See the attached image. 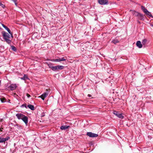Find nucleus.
Here are the masks:
<instances>
[{
	"label": "nucleus",
	"instance_id": "obj_27",
	"mask_svg": "<svg viewBox=\"0 0 153 153\" xmlns=\"http://www.w3.org/2000/svg\"><path fill=\"white\" fill-rule=\"evenodd\" d=\"M0 6H1L3 8H4L5 7V6L4 4L1 3H0Z\"/></svg>",
	"mask_w": 153,
	"mask_h": 153
},
{
	"label": "nucleus",
	"instance_id": "obj_35",
	"mask_svg": "<svg viewBox=\"0 0 153 153\" xmlns=\"http://www.w3.org/2000/svg\"><path fill=\"white\" fill-rule=\"evenodd\" d=\"M88 96L89 97H91V95L90 94H88Z\"/></svg>",
	"mask_w": 153,
	"mask_h": 153
},
{
	"label": "nucleus",
	"instance_id": "obj_38",
	"mask_svg": "<svg viewBox=\"0 0 153 153\" xmlns=\"http://www.w3.org/2000/svg\"><path fill=\"white\" fill-rule=\"evenodd\" d=\"M1 81L0 80V85H1Z\"/></svg>",
	"mask_w": 153,
	"mask_h": 153
},
{
	"label": "nucleus",
	"instance_id": "obj_37",
	"mask_svg": "<svg viewBox=\"0 0 153 153\" xmlns=\"http://www.w3.org/2000/svg\"><path fill=\"white\" fill-rule=\"evenodd\" d=\"M151 26L152 27H153V25H151Z\"/></svg>",
	"mask_w": 153,
	"mask_h": 153
},
{
	"label": "nucleus",
	"instance_id": "obj_7",
	"mask_svg": "<svg viewBox=\"0 0 153 153\" xmlns=\"http://www.w3.org/2000/svg\"><path fill=\"white\" fill-rule=\"evenodd\" d=\"M98 2L100 4L102 5H107L108 3V0H99Z\"/></svg>",
	"mask_w": 153,
	"mask_h": 153
},
{
	"label": "nucleus",
	"instance_id": "obj_24",
	"mask_svg": "<svg viewBox=\"0 0 153 153\" xmlns=\"http://www.w3.org/2000/svg\"><path fill=\"white\" fill-rule=\"evenodd\" d=\"M0 100L2 102H4L5 101V100L4 98H1Z\"/></svg>",
	"mask_w": 153,
	"mask_h": 153
},
{
	"label": "nucleus",
	"instance_id": "obj_14",
	"mask_svg": "<svg viewBox=\"0 0 153 153\" xmlns=\"http://www.w3.org/2000/svg\"><path fill=\"white\" fill-rule=\"evenodd\" d=\"M137 46L139 48H141L142 47V44H141V42L140 41H138L136 43Z\"/></svg>",
	"mask_w": 153,
	"mask_h": 153
},
{
	"label": "nucleus",
	"instance_id": "obj_31",
	"mask_svg": "<svg viewBox=\"0 0 153 153\" xmlns=\"http://www.w3.org/2000/svg\"><path fill=\"white\" fill-rule=\"evenodd\" d=\"M16 1H15V2H14L15 3V5H16V6L17 7V3L16 2Z\"/></svg>",
	"mask_w": 153,
	"mask_h": 153
},
{
	"label": "nucleus",
	"instance_id": "obj_16",
	"mask_svg": "<svg viewBox=\"0 0 153 153\" xmlns=\"http://www.w3.org/2000/svg\"><path fill=\"white\" fill-rule=\"evenodd\" d=\"M130 11L131 12L132 14L134 15L135 16H137V14H138V12L135 11L134 10H130Z\"/></svg>",
	"mask_w": 153,
	"mask_h": 153
},
{
	"label": "nucleus",
	"instance_id": "obj_2",
	"mask_svg": "<svg viewBox=\"0 0 153 153\" xmlns=\"http://www.w3.org/2000/svg\"><path fill=\"white\" fill-rule=\"evenodd\" d=\"M141 9L144 13H145L147 16L150 17L152 16V15L151 13L149 12L143 6H141Z\"/></svg>",
	"mask_w": 153,
	"mask_h": 153
},
{
	"label": "nucleus",
	"instance_id": "obj_12",
	"mask_svg": "<svg viewBox=\"0 0 153 153\" xmlns=\"http://www.w3.org/2000/svg\"><path fill=\"white\" fill-rule=\"evenodd\" d=\"M22 120L25 123L26 125H27L28 122V118L25 115L22 118Z\"/></svg>",
	"mask_w": 153,
	"mask_h": 153
},
{
	"label": "nucleus",
	"instance_id": "obj_19",
	"mask_svg": "<svg viewBox=\"0 0 153 153\" xmlns=\"http://www.w3.org/2000/svg\"><path fill=\"white\" fill-rule=\"evenodd\" d=\"M7 31V32H8V33L10 34L11 35V36L12 37V38H13V33H12L10 31V29L8 27L7 29L6 30Z\"/></svg>",
	"mask_w": 153,
	"mask_h": 153
},
{
	"label": "nucleus",
	"instance_id": "obj_25",
	"mask_svg": "<svg viewBox=\"0 0 153 153\" xmlns=\"http://www.w3.org/2000/svg\"><path fill=\"white\" fill-rule=\"evenodd\" d=\"M48 66L49 68H51L52 69V67H53L54 66H52V64H48Z\"/></svg>",
	"mask_w": 153,
	"mask_h": 153
},
{
	"label": "nucleus",
	"instance_id": "obj_33",
	"mask_svg": "<svg viewBox=\"0 0 153 153\" xmlns=\"http://www.w3.org/2000/svg\"><path fill=\"white\" fill-rule=\"evenodd\" d=\"M1 25L3 27H4L5 26V25L3 24H2Z\"/></svg>",
	"mask_w": 153,
	"mask_h": 153
},
{
	"label": "nucleus",
	"instance_id": "obj_21",
	"mask_svg": "<svg viewBox=\"0 0 153 153\" xmlns=\"http://www.w3.org/2000/svg\"><path fill=\"white\" fill-rule=\"evenodd\" d=\"M21 79L22 80H26L28 79L27 76L26 75H25L24 76L21 78Z\"/></svg>",
	"mask_w": 153,
	"mask_h": 153
},
{
	"label": "nucleus",
	"instance_id": "obj_30",
	"mask_svg": "<svg viewBox=\"0 0 153 153\" xmlns=\"http://www.w3.org/2000/svg\"><path fill=\"white\" fill-rule=\"evenodd\" d=\"M14 126L15 127H16L17 126V127H19V125L18 124H15V125H14Z\"/></svg>",
	"mask_w": 153,
	"mask_h": 153
},
{
	"label": "nucleus",
	"instance_id": "obj_11",
	"mask_svg": "<svg viewBox=\"0 0 153 153\" xmlns=\"http://www.w3.org/2000/svg\"><path fill=\"white\" fill-rule=\"evenodd\" d=\"M16 116L19 120H22L25 115L21 113H18L16 114Z\"/></svg>",
	"mask_w": 153,
	"mask_h": 153
},
{
	"label": "nucleus",
	"instance_id": "obj_10",
	"mask_svg": "<svg viewBox=\"0 0 153 153\" xmlns=\"http://www.w3.org/2000/svg\"><path fill=\"white\" fill-rule=\"evenodd\" d=\"M136 16L138 17L139 19L140 20H144L145 19V17L143 14L139 13Z\"/></svg>",
	"mask_w": 153,
	"mask_h": 153
},
{
	"label": "nucleus",
	"instance_id": "obj_23",
	"mask_svg": "<svg viewBox=\"0 0 153 153\" xmlns=\"http://www.w3.org/2000/svg\"><path fill=\"white\" fill-rule=\"evenodd\" d=\"M11 48L14 51H16V48L14 46H11Z\"/></svg>",
	"mask_w": 153,
	"mask_h": 153
},
{
	"label": "nucleus",
	"instance_id": "obj_32",
	"mask_svg": "<svg viewBox=\"0 0 153 153\" xmlns=\"http://www.w3.org/2000/svg\"><path fill=\"white\" fill-rule=\"evenodd\" d=\"M4 28L6 30L8 28V27L5 26L4 27Z\"/></svg>",
	"mask_w": 153,
	"mask_h": 153
},
{
	"label": "nucleus",
	"instance_id": "obj_22",
	"mask_svg": "<svg viewBox=\"0 0 153 153\" xmlns=\"http://www.w3.org/2000/svg\"><path fill=\"white\" fill-rule=\"evenodd\" d=\"M25 107L26 108H27V104L26 103H24L21 106V108H23V107Z\"/></svg>",
	"mask_w": 153,
	"mask_h": 153
},
{
	"label": "nucleus",
	"instance_id": "obj_4",
	"mask_svg": "<svg viewBox=\"0 0 153 153\" xmlns=\"http://www.w3.org/2000/svg\"><path fill=\"white\" fill-rule=\"evenodd\" d=\"M113 114L120 118L123 119L124 118V116L122 115V114L119 112L115 111H114Z\"/></svg>",
	"mask_w": 153,
	"mask_h": 153
},
{
	"label": "nucleus",
	"instance_id": "obj_8",
	"mask_svg": "<svg viewBox=\"0 0 153 153\" xmlns=\"http://www.w3.org/2000/svg\"><path fill=\"white\" fill-rule=\"evenodd\" d=\"M17 87L16 84H11L8 87V88L11 90H13L15 89Z\"/></svg>",
	"mask_w": 153,
	"mask_h": 153
},
{
	"label": "nucleus",
	"instance_id": "obj_29",
	"mask_svg": "<svg viewBox=\"0 0 153 153\" xmlns=\"http://www.w3.org/2000/svg\"><path fill=\"white\" fill-rule=\"evenodd\" d=\"M41 117H43L45 116V114L44 113H42L41 114Z\"/></svg>",
	"mask_w": 153,
	"mask_h": 153
},
{
	"label": "nucleus",
	"instance_id": "obj_5",
	"mask_svg": "<svg viewBox=\"0 0 153 153\" xmlns=\"http://www.w3.org/2000/svg\"><path fill=\"white\" fill-rule=\"evenodd\" d=\"M10 139V137L9 136L6 137L5 138L0 137V143H5V142L8 140Z\"/></svg>",
	"mask_w": 153,
	"mask_h": 153
},
{
	"label": "nucleus",
	"instance_id": "obj_6",
	"mask_svg": "<svg viewBox=\"0 0 153 153\" xmlns=\"http://www.w3.org/2000/svg\"><path fill=\"white\" fill-rule=\"evenodd\" d=\"M87 135L91 137H97L98 136V134L94 133L91 132H87Z\"/></svg>",
	"mask_w": 153,
	"mask_h": 153
},
{
	"label": "nucleus",
	"instance_id": "obj_26",
	"mask_svg": "<svg viewBox=\"0 0 153 153\" xmlns=\"http://www.w3.org/2000/svg\"><path fill=\"white\" fill-rule=\"evenodd\" d=\"M45 93L47 94V95H48L49 94V90L48 89H46V91L45 92Z\"/></svg>",
	"mask_w": 153,
	"mask_h": 153
},
{
	"label": "nucleus",
	"instance_id": "obj_36",
	"mask_svg": "<svg viewBox=\"0 0 153 153\" xmlns=\"http://www.w3.org/2000/svg\"><path fill=\"white\" fill-rule=\"evenodd\" d=\"M138 23H139V24H140V22L139 21H138Z\"/></svg>",
	"mask_w": 153,
	"mask_h": 153
},
{
	"label": "nucleus",
	"instance_id": "obj_3",
	"mask_svg": "<svg viewBox=\"0 0 153 153\" xmlns=\"http://www.w3.org/2000/svg\"><path fill=\"white\" fill-rule=\"evenodd\" d=\"M64 66L62 65H56L52 67V70L53 71H55L58 70H61L63 69L64 68Z\"/></svg>",
	"mask_w": 153,
	"mask_h": 153
},
{
	"label": "nucleus",
	"instance_id": "obj_13",
	"mask_svg": "<svg viewBox=\"0 0 153 153\" xmlns=\"http://www.w3.org/2000/svg\"><path fill=\"white\" fill-rule=\"evenodd\" d=\"M70 127L69 126H62L60 127V129L61 130H65Z\"/></svg>",
	"mask_w": 153,
	"mask_h": 153
},
{
	"label": "nucleus",
	"instance_id": "obj_1",
	"mask_svg": "<svg viewBox=\"0 0 153 153\" xmlns=\"http://www.w3.org/2000/svg\"><path fill=\"white\" fill-rule=\"evenodd\" d=\"M2 33L4 41L9 44H11V41L9 39L10 38V35L4 31H3Z\"/></svg>",
	"mask_w": 153,
	"mask_h": 153
},
{
	"label": "nucleus",
	"instance_id": "obj_20",
	"mask_svg": "<svg viewBox=\"0 0 153 153\" xmlns=\"http://www.w3.org/2000/svg\"><path fill=\"white\" fill-rule=\"evenodd\" d=\"M147 41V40L146 39H143L142 42V45H146Z\"/></svg>",
	"mask_w": 153,
	"mask_h": 153
},
{
	"label": "nucleus",
	"instance_id": "obj_34",
	"mask_svg": "<svg viewBox=\"0 0 153 153\" xmlns=\"http://www.w3.org/2000/svg\"><path fill=\"white\" fill-rule=\"evenodd\" d=\"M2 129H3V128H0V131H2Z\"/></svg>",
	"mask_w": 153,
	"mask_h": 153
},
{
	"label": "nucleus",
	"instance_id": "obj_18",
	"mask_svg": "<svg viewBox=\"0 0 153 153\" xmlns=\"http://www.w3.org/2000/svg\"><path fill=\"white\" fill-rule=\"evenodd\" d=\"M119 40L117 39H114L113 40H112L111 42L112 43H114L115 44H116L117 43H119Z\"/></svg>",
	"mask_w": 153,
	"mask_h": 153
},
{
	"label": "nucleus",
	"instance_id": "obj_9",
	"mask_svg": "<svg viewBox=\"0 0 153 153\" xmlns=\"http://www.w3.org/2000/svg\"><path fill=\"white\" fill-rule=\"evenodd\" d=\"M66 60V59H65L64 57H62V58H59L58 59H53L51 61L54 62H60L61 61H65Z\"/></svg>",
	"mask_w": 153,
	"mask_h": 153
},
{
	"label": "nucleus",
	"instance_id": "obj_15",
	"mask_svg": "<svg viewBox=\"0 0 153 153\" xmlns=\"http://www.w3.org/2000/svg\"><path fill=\"white\" fill-rule=\"evenodd\" d=\"M47 96V94L44 93L40 97L43 100H44L45 98Z\"/></svg>",
	"mask_w": 153,
	"mask_h": 153
},
{
	"label": "nucleus",
	"instance_id": "obj_28",
	"mask_svg": "<svg viewBox=\"0 0 153 153\" xmlns=\"http://www.w3.org/2000/svg\"><path fill=\"white\" fill-rule=\"evenodd\" d=\"M26 96L28 98H30L31 96L30 94L27 93V94Z\"/></svg>",
	"mask_w": 153,
	"mask_h": 153
},
{
	"label": "nucleus",
	"instance_id": "obj_17",
	"mask_svg": "<svg viewBox=\"0 0 153 153\" xmlns=\"http://www.w3.org/2000/svg\"><path fill=\"white\" fill-rule=\"evenodd\" d=\"M27 107L32 110H34L35 109L34 106L31 105H28Z\"/></svg>",
	"mask_w": 153,
	"mask_h": 153
}]
</instances>
